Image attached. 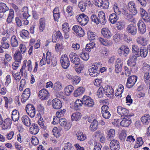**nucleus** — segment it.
I'll return each instance as SVG.
<instances>
[{"mask_svg":"<svg viewBox=\"0 0 150 150\" xmlns=\"http://www.w3.org/2000/svg\"><path fill=\"white\" fill-rule=\"evenodd\" d=\"M76 18L79 23L82 26L86 25L89 20L88 16L83 13L77 15Z\"/></svg>","mask_w":150,"mask_h":150,"instance_id":"obj_1","label":"nucleus"},{"mask_svg":"<svg viewBox=\"0 0 150 150\" xmlns=\"http://www.w3.org/2000/svg\"><path fill=\"white\" fill-rule=\"evenodd\" d=\"M117 112L121 116V118L134 115V114L131 115L129 114V111L128 109L121 106H118L117 107Z\"/></svg>","mask_w":150,"mask_h":150,"instance_id":"obj_2","label":"nucleus"},{"mask_svg":"<svg viewBox=\"0 0 150 150\" xmlns=\"http://www.w3.org/2000/svg\"><path fill=\"white\" fill-rule=\"evenodd\" d=\"M137 55H132L130 56L129 57V58L128 60L127 64L129 66H131V69L132 71L133 69L134 70V69H136L137 70V67L135 65L136 64V61L137 60V58L139 57L138 54Z\"/></svg>","mask_w":150,"mask_h":150,"instance_id":"obj_3","label":"nucleus"},{"mask_svg":"<svg viewBox=\"0 0 150 150\" xmlns=\"http://www.w3.org/2000/svg\"><path fill=\"white\" fill-rule=\"evenodd\" d=\"M60 63L62 67L64 69H67L70 65V62L66 54L62 55L60 58Z\"/></svg>","mask_w":150,"mask_h":150,"instance_id":"obj_4","label":"nucleus"},{"mask_svg":"<svg viewBox=\"0 0 150 150\" xmlns=\"http://www.w3.org/2000/svg\"><path fill=\"white\" fill-rule=\"evenodd\" d=\"M25 110L27 114L31 118L34 117L35 114V109L32 104H28L25 107Z\"/></svg>","mask_w":150,"mask_h":150,"instance_id":"obj_5","label":"nucleus"},{"mask_svg":"<svg viewBox=\"0 0 150 150\" xmlns=\"http://www.w3.org/2000/svg\"><path fill=\"white\" fill-rule=\"evenodd\" d=\"M137 77L135 75H132L127 79L126 86L127 88H130L133 86L137 81Z\"/></svg>","mask_w":150,"mask_h":150,"instance_id":"obj_6","label":"nucleus"},{"mask_svg":"<svg viewBox=\"0 0 150 150\" xmlns=\"http://www.w3.org/2000/svg\"><path fill=\"white\" fill-rule=\"evenodd\" d=\"M69 57L71 62L74 64L78 65L80 64V59L76 53L71 52L70 54Z\"/></svg>","mask_w":150,"mask_h":150,"instance_id":"obj_7","label":"nucleus"},{"mask_svg":"<svg viewBox=\"0 0 150 150\" xmlns=\"http://www.w3.org/2000/svg\"><path fill=\"white\" fill-rule=\"evenodd\" d=\"M137 29L136 25L130 24L127 26L126 31L128 34L132 35H135L137 33Z\"/></svg>","mask_w":150,"mask_h":150,"instance_id":"obj_8","label":"nucleus"},{"mask_svg":"<svg viewBox=\"0 0 150 150\" xmlns=\"http://www.w3.org/2000/svg\"><path fill=\"white\" fill-rule=\"evenodd\" d=\"M83 104L86 106L93 107L94 105V102L89 96H84L82 98Z\"/></svg>","mask_w":150,"mask_h":150,"instance_id":"obj_9","label":"nucleus"},{"mask_svg":"<svg viewBox=\"0 0 150 150\" xmlns=\"http://www.w3.org/2000/svg\"><path fill=\"white\" fill-rule=\"evenodd\" d=\"M129 52V50L127 46L122 45L118 50V53L121 56L126 57Z\"/></svg>","mask_w":150,"mask_h":150,"instance_id":"obj_10","label":"nucleus"},{"mask_svg":"<svg viewBox=\"0 0 150 150\" xmlns=\"http://www.w3.org/2000/svg\"><path fill=\"white\" fill-rule=\"evenodd\" d=\"M109 107L107 105H103L101 107V113L103 117L106 119H108L111 116L110 112L108 110Z\"/></svg>","mask_w":150,"mask_h":150,"instance_id":"obj_11","label":"nucleus"},{"mask_svg":"<svg viewBox=\"0 0 150 150\" xmlns=\"http://www.w3.org/2000/svg\"><path fill=\"white\" fill-rule=\"evenodd\" d=\"M18 15L20 18H23L25 17H27L30 16L28 14V8L27 6H24L19 11Z\"/></svg>","mask_w":150,"mask_h":150,"instance_id":"obj_12","label":"nucleus"},{"mask_svg":"<svg viewBox=\"0 0 150 150\" xmlns=\"http://www.w3.org/2000/svg\"><path fill=\"white\" fill-rule=\"evenodd\" d=\"M30 95V89L29 88L25 89L23 91L21 96V101L23 103L25 102L28 100Z\"/></svg>","mask_w":150,"mask_h":150,"instance_id":"obj_13","label":"nucleus"},{"mask_svg":"<svg viewBox=\"0 0 150 150\" xmlns=\"http://www.w3.org/2000/svg\"><path fill=\"white\" fill-rule=\"evenodd\" d=\"M132 116H128L122 118V119L120 123L121 126L125 127H128L131 123V119L130 118Z\"/></svg>","mask_w":150,"mask_h":150,"instance_id":"obj_14","label":"nucleus"},{"mask_svg":"<svg viewBox=\"0 0 150 150\" xmlns=\"http://www.w3.org/2000/svg\"><path fill=\"white\" fill-rule=\"evenodd\" d=\"M104 94L108 97L113 98L114 95V89L112 86H105L104 89Z\"/></svg>","mask_w":150,"mask_h":150,"instance_id":"obj_15","label":"nucleus"},{"mask_svg":"<svg viewBox=\"0 0 150 150\" xmlns=\"http://www.w3.org/2000/svg\"><path fill=\"white\" fill-rule=\"evenodd\" d=\"M138 30L140 33L143 34L146 31V27L145 24L142 20H139L137 23Z\"/></svg>","mask_w":150,"mask_h":150,"instance_id":"obj_16","label":"nucleus"},{"mask_svg":"<svg viewBox=\"0 0 150 150\" xmlns=\"http://www.w3.org/2000/svg\"><path fill=\"white\" fill-rule=\"evenodd\" d=\"M72 30L78 35L80 37H83L84 35V30L80 26L78 25H75L73 27Z\"/></svg>","mask_w":150,"mask_h":150,"instance_id":"obj_17","label":"nucleus"},{"mask_svg":"<svg viewBox=\"0 0 150 150\" xmlns=\"http://www.w3.org/2000/svg\"><path fill=\"white\" fill-rule=\"evenodd\" d=\"M59 122L60 125L64 127L66 130H69L71 127V124L69 122H68L67 120L65 118L59 119Z\"/></svg>","mask_w":150,"mask_h":150,"instance_id":"obj_18","label":"nucleus"},{"mask_svg":"<svg viewBox=\"0 0 150 150\" xmlns=\"http://www.w3.org/2000/svg\"><path fill=\"white\" fill-rule=\"evenodd\" d=\"M53 108L55 109H59L62 106V103L60 100L57 98L53 99L52 101Z\"/></svg>","mask_w":150,"mask_h":150,"instance_id":"obj_19","label":"nucleus"},{"mask_svg":"<svg viewBox=\"0 0 150 150\" xmlns=\"http://www.w3.org/2000/svg\"><path fill=\"white\" fill-rule=\"evenodd\" d=\"M98 18L99 23L102 25H104L106 22L104 13L103 11H100L98 13Z\"/></svg>","mask_w":150,"mask_h":150,"instance_id":"obj_20","label":"nucleus"},{"mask_svg":"<svg viewBox=\"0 0 150 150\" xmlns=\"http://www.w3.org/2000/svg\"><path fill=\"white\" fill-rule=\"evenodd\" d=\"M49 96V94L47 91L43 89L40 91L39 93L38 96L40 99L43 100L47 99Z\"/></svg>","mask_w":150,"mask_h":150,"instance_id":"obj_21","label":"nucleus"},{"mask_svg":"<svg viewBox=\"0 0 150 150\" xmlns=\"http://www.w3.org/2000/svg\"><path fill=\"white\" fill-rule=\"evenodd\" d=\"M110 146L111 150H119V143L117 140L114 139L112 140L110 144Z\"/></svg>","mask_w":150,"mask_h":150,"instance_id":"obj_22","label":"nucleus"},{"mask_svg":"<svg viewBox=\"0 0 150 150\" xmlns=\"http://www.w3.org/2000/svg\"><path fill=\"white\" fill-rule=\"evenodd\" d=\"M39 127L37 124L33 123L29 129L30 132L32 134H36L39 131Z\"/></svg>","mask_w":150,"mask_h":150,"instance_id":"obj_23","label":"nucleus"},{"mask_svg":"<svg viewBox=\"0 0 150 150\" xmlns=\"http://www.w3.org/2000/svg\"><path fill=\"white\" fill-rule=\"evenodd\" d=\"M122 64L123 62L119 58L117 59L115 64V70L116 73H118L121 71Z\"/></svg>","mask_w":150,"mask_h":150,"instance_id":"obj_24","label":"nucleus"},{"mask_svg":"<svg viewBox=\"0 0 150 150\" xmlns=\"http://www.w3.org/2000/svg\"><path fill=\"white\" fill-rule=\"evenodd\" d=\"M12 121L9 118H7L5 120L4 122H3V125L2 128V129L5 130L8 128L10 127Z\"/></svg>","mask_w":150,"mask_h":150,"instance_id":"obj_25","label":"nucleus"},{"mask_svg":"<svg viewBox=\"0 0 150 150\" xmlns=\"http://www.w3.org/2000/svg\"><path fill=\"white\" fill-rule=\"evenodd\" d=\"M63 38L62 34L59 31H57L52 36V41L53 42H56L59 39Z\"/></svg>","mask_w":150,"mask_h":150,"instance_id":"obj_26","label":"nucleus"},{"mask_svg":"<svg viewBox=\"0 0 150 150\" xmlns=\"http://www.w3.org/2000/svg\"><path fill=\"white\" fill-rule=\"evenodd\" d=\"M101 33L103 36L108 38H110L112 35L109 30L106 28H103L102 29Z\"/></svg>","mask_w":150,"mask_h":150,"instance_id":"obj_27","label":"nucleus"},{"mask_svg":"<svg viewBox=\"0 0 150 150\" xmlns=\"http://www.w3.org/2000/svg\"><path fill=\"white\" fill-rule=\"evenodd\" d=\"M148 50L145 47H141L139 53V57L140 56L142 58H145L148 54Z\"/></svg>","mask_w":150,"mask_h":150,"instance_id":"obj_28","label":"nucleus"},{"mask_svg":"<svg viewBox=\"0 0 150 150\" xmlns=\"http://www.w3.org/2000/svg\"><path fill=\"white\" fill-rule=\"evenodd\" d=\"M11 115V118L13 121L16 122L18 120L19 113L18 110L16 109L13 110Z\"/></svg>","mask_w":150,"mask_h":150,"instance_id":"obj_29","label":"nucleus"},{"mask_svg":"<svg viewBox=\"0 0 150 150\" xmlns=\"http://www.w3.org/2000/svg\"><path fill=\"white\" fill-rule=\"evenodd\" d=\"M85 89L82 87H79L74 91V95L75 97L79 96L83 94L84 92Z\"/></svg>","mask_w":150,"mask_h":150,"instance_id":"obj_30","label":"nucleus"},{"mask_svg":"<svg viewBox=\"0 0 150 150\" xmlns=\"http://www.w3.org/2000/svg\"><path fill=\"white\" fill-rule=\"evenodd\" d=\"M14 11L12 9L9 10V13L7 19L6 21L8 23H11L14 18Z\"/></svg>","mask_w":150,"mask_h":150,"instance_id":"obj_31","label":"nucleus"},{"mask_svg":"<svg viewBox=\"0 0 150 150\" xmlns=\"http://www.w3.org/2000/svg\"><path fill=\"white\" fill-rule=\"evenodd\" d=\"M21 120L23 124L27 126H29L31 124L30 120L29 117L26 115L23 116Z\"/></svg>","mask_w":150,"mask_h":150,"instance_id":"obj_32","label":"nucleus"},{"mask_svg":"<svg viewBox=\"0 0 150 150\" xmlns=\"http://www.w3.org/2000/svg\"><path fill=\"white\" fill-rule=\"evenodd\" d=\"M119 17L115 13H112L109 16V20L112 23H115L118 19Z\"/></svg>","mask_w":150,"mask_h":150,"instance_id":"obj_33","label":"nucleus"},{"mask_svg":"<svg viewBox=\"0 0 150 150\" xmlns=\"http://www.w3.org/2000/svg\"><path fill=\"white\" fill-rule=\"evenodd\" d=\"M11 45L12 47H16L18 45V41L16 36L13 35L11 38Z\"/></svg>","mask_w":150,"mask_h":150,"instance_id":"obj_34","label":"nucleus"},{"mask_svg":"<svg viewBox=\"0 0 150 150\" xmlns=\"http://www.w3.org/2000/svg\"><path fill=\"white\" fill-rule=\"evenodd\" d=\"M98 123L96 119H93L90 126V130L92 131H96L98 128Z\"/></svg>","mask_w":150,"mask_h":150,"instance_id":"obj_35","label":"nucleus"},{"mask_svg":"<svg viewBox=\"0 0 150 150\" xmlns=\"http://www.w3.org/2000/svg\"><path fill=\"white\" fill-rule=\"evenodd\" d=\"M39 30L40 32H42L44 29L45 25V19L41 18L39 20Z\"/></svg>","mask_w":150,"mask_h":150,"instance_id":"obj_36","label":"nucleus"},{"mask_svg":"<svg viewBox=\"0 0 150 150\" xmlns=\"http://www.w3.org/2000/svg\"><path fill=\"white\" fill-rule=\"evenodd\" d=\"M149 115L148 114H146L141 118V121L144 124L148 125L150 120Z\"/></svg>","mask_w":150,"mask_h":150,"instance_id":"obj_37","label":"nucleus"},{"mask_svg":"<svg viewBox=\"0 0 150 150\" xmlns=\"http://www.w3.org/2000/svg\"><path fill=\"white\" fill-rule=\"evenodd\" d=\"M94 67L92 66L91 68L88 69L89 74L92 77L97 76L99 74L96 69H94Z\"/></svg>","mask_w":150,"mask_h":150,"instance_id":"obj_38","label":"nucleus"},{"mask_svg":"<svg viewBox=\"0 0 150 150\" xmlns=\"http://www.w3.org/2000/svg\"><path fill=\"white\" fill-rule=\"evenodd\" d=\"M115 134V130L113 129H110L109 131L107 139L109 141H111L114 137Z\"/></svg>","mask_w":150,"mask_h":150,"instance_id":"obj_39","label":"nucleus"},{"mask_svg":"<svg viewBox=\"0 0 150 150\" xmlns=\"http://www.w3.org/2000/svg\"><path fill=\"white\" fill-rule=\"evenodd\" d=\"M141 69L142 72L144 73L149 72L150 70V65L146 63H144L142 65Z\"/></svg>","mask_w":150,"mask_h":150,"instance_id":"obj_40","label":"nucleus"},{"mask_svg":"<svg viewBox=\"0 0 150 150\" xmlns=\"http://www.w3.org/2000/svg\"><path fill=\"white\" fill-rule=\"evenodd\" d=\"M137 42L138 43L143 46L146 45L147 44L146 38L142 36H139L138 37Z\"/></svg>","mask_w":150,"mask_h":150,"instance_id":"obj_41","label":"nucleus"},{"mask_svg":"<svg viewBox=\"0 0 150 150\" xmlns=\"http://www.w3.org/2000/svg\"><path fill=\"white\" fill-rule=\"evenodd\" d=\"M74 88L73 86L71 85L67 86L65 89V94L67 96H69L73 91Z\"/></svg>","mask_w":150,"mask_h":150,"instance_id":"obj_42","label":"nucleus"},{"mask_svg":"<svg viewBox=\"0 0 150 150\" xmlns=\"http://www.w3.org/2000/svg\"><path fill=\"white\" fill-rule=\"evenodd\" d=\"M9 10L6 4L3 3H0V13H4Z\"/></svg>","mask_w":150,"mask_h":150,"instance_id":"obj_43","label":"nucleus"},{"mask_svg":"<svg viewBox=\"0 0 150 150\" xmlns=\"http://www.w3.org/2000/svg\"><path fill=\"white\" fill-rule=\"evenodd\" d=\"M1 45H0V53L4 52V51L2 48L8 49L9 47V44L7 42H1Z\"/></svg>","mask_w":150,"mask_h":150,"instance_id":"obj_44","label":"nucleus"},{"mask_svg":"<svg viewBox=\"0 0 150 150\" xmlns=\"http://www.w3.org/2000/svg\"><path fill=\"white\" fill-rule=\"evenodd\" d=\"M76 136L77 137L78 140L80 141H84L86 138L85 135L83 134V132H77L76 134Z\"/></svg>","mask_w":150,"mask_h":150,"instance_id":"obj_45","label":"nucleus"},{"mask_svg":"<svg viewBox=\"0 0 150 150\" xmlns=\"http://www.w3.org/2000/svg\"><path fill=\"white\" fill-rule=\"evenodd\" d=\"M87 34L88 38L89 40H93L96 37V33L90 30L88 31Z\"/></svg>","mask_w":150,"mask_h":150,"instance_id":"obj_46","label":"nucleus"},{"mask_svg":"<svg viewBox=\"0 0 150 150\" xmlns=\"http://www.w3.org/2000/svg\"><path fill=\"white\" fill-rule=\"evenodd\" d=\"M81 114L79 112L73 113L71 117L73 120H78L81 117Z\"/></svg>","mask_w":150,"mask_h":150,"instance_id":"obj_47","label":"nucleus"},{"mask_svg":"<svg viewBox=\"0 0 150 150\" xmlns=\"http://www.w3.org/2000/svg\"><path fill=\"white\" fill-rule=\"evenodd\" d=\"M22 57L21 53L19 51H18L14 55V58L15 60L16 61H18V62H21Z\"/></svg>","mask_w":150,"mask_h":150,"instance_id":"obj_48","label":"nucleus"},{"mask_svg":"<svg viewBox=\"0 0 150 150\" xmlns=\"http://www.w3.org/2000/svg\"><path fill=\"white\" fill-rule=\"evenodd\" d=\"M66 110L64 109L63 110H60L56 112V115L58 118H60L63 116L66 112Z\"/></svg>","mask_w":150,"mask_h":150,"instance_id":"obj_49","label":"nucleus"},{"mask_svg":"<svg viewBox=\"0 0 150 150\" xmlns=\"http://www.w3.org/2000/svg\"><path fill=\"white\" fill-rule=\"evenodd\" d=\"M95 44L94 43L92 42L91 43H90L86 45L85 50L86 51L90 52L91 51V49L95 47Z\"/></svg>","mask_w":150,"mask_h":150,"instance_id":"obj_50","label":"nucleus"},{"mask_svg":"<svg viewBox=\"0 0 150 150\" xmlns=\"http://www.w3.org/2000/svg\"><path fill=\"white\" fill-rule=\"evenodd\" d=\"M126 136V131L125 130H122L121 132L119 137L121 140L124 141L125 139Z\"/></svg>","mask_w":150,"mask_h":150,"instance_id":"obj_51","label":"nucleus"},{"mask_svg":"<svg viewBox=\"0 0 150 150\" xmlns=\"http://www.w3.org/2000/svg\"><path fill=\"white\" fill-rule=\"evenodd\" d=\"M137 144L134 146V148H136L142 146L143 144L142 138L141 137H138L137 139Z\"/></svg>","mask_w":150,"mask_h":150,"instance_id":"obj_52","label":"nucleus"},{"mask_svg":"<svg viewBox=\"0 0 150 150\" xmlns=\"http://www.w3.org/2000/svg\"><path fill=\"white\" fill-rule=\"evenodd\" d=\"M83 100H81L77 99V100L75 102L74 105L75 108L76 110H77L79 109V107H81L82 104H83Z\"/></svg>","mask_w":150,"mask_h":150,"instance_id":"obj_53","label":"nucleus"},{"mask_svg":"<svg viewBox=\"0 0 150 150\" xmlns=\"http://www.w3.org/2000/svg\"><path fill=\"white\" fill-rule=\"evenodd\" d=\"M105 88L102 86L100 87L98 89L97 92V95L99 98H101L103 96V93H104Z\"/></svg>","mask_w":150,"mask_h":150,"instance_id":"obj_54","label":"nucleus"},{"mask_svg":"<svg viewBox=\"0 0 150 150\" xmlns=\"http://www.w3.org/2000/svg\"><path fill=\"white\" fill-rule=\"evenodd\" d=\"M116 25L117 28L118 30H121L124 27V24L122 21H120L117 22Z\"/></svg>","mask_w":150,"mask_h":150,"instance_id":"obj_55","label":"nucleus"},{"mask_svg":"<svg viewBox=\"0 0 150 150\" xmlns=\"http://www.w3.org/2000/svg\"><path fill=\"white\" fill-rule=\"evenodd\" d=\"M132 51L133 53L135 55L138 54L139 55V49L137 46L135 45H132Z\"/></svg>","mask_w":150,"mask_h":150,"instance_id":"obj_56","label":"nucleus"},{"mask_svg":"<svg viewBox=\"0 0 150 150\" xmlns=\"http://www.w3.org/2000/svg\"><path fill=\"white\" fill-rule=\"evenodd\" d=\"M144 74V80L146 83H148L150 82V73L147 72Z\"/></svg>","mask_w":150,"mask_h":150,"instance_id":"obj_57","label":"nucleus"},{"mask_svg":"<svg viewBox=\"0 0 150 150\" xmlns=\"http://www.w3.org/2000/svg\"><path fill=\"white\" fill-rule=\"evenodd\" d=\"M62 83L59 81H57L54 83V89L55 90L59 91L62 88Z\"/></svg>","mask_w":150,"mask_h":150,"instance_id":"obj_58","label":"nucleus"},{"mask_svg":"<svg viewBox=\"0 0 150 150\" xmlns=\"http://www.w3.org/2000/svg\"><path fill=\"white\" fill-rule=\"evenodd\" d=\"M80 81V78L77 76H74L72 80V83L74 85L77 84L79 83Z\"/></svg>","mask_w":150,"mask_h":150,"instance_id":"obj_59","label":"nucleus"},{"mask_svg":"<svg viewBox=\"0 0 150 150\" xmlns=\"http://www.w3.org/2000/svg\"><path fill=\"white\" fill-rule=\"evenodd\" d=\"M87 4L83 2H81L79 3L78 6L82 11H84L86 9V6H87Z\"/></svg>","mask_w":150,"mask_h":150,"instance_id":"obj_60","label":"nucleus"},{"mask_svg":"<svg viewBox=\"0 0 150 150\" xmlns=\"http://www.w3.org/2000/svg\"><path fill=\"white\" fill-rule=\"evenodd\" d=\"M80 56L83 60L87 61L89 58V54L87 53L82 52L80 54Z\"/></svg>","mask_w":150,"mask_h":150,"instance_id":"obj_61","label":"nucleus"},{"mask_svg":"<svg viewBox=\"0 0 150 150\" xmlns=\"http://www.w3.org/2000/svg\"><path fill=\"white\" fill-rule=\"evenodd\" d=\"M98 40L102 44L105 46H108L109 45L108 41L105 39L100 37L98 38Z\"/></svg>","mask_w":150,"mask_h":150,"instance_id":"obj_62","label":"nucleus"},{"mask_svg":"<svg viewBox=\"0 0 150 150\" xmlns=\"http://www.w3.org/2000/svg\"><path fill=\"white\" fill-rule=\"evenodd\" d=\"M102 64L99 62L95 63L94 64L92 65V66L94 67V69H96L98 71L99 73L100 72V69L102 67Z\"/></svg>","mask_w":150,"mask_h":150,"instance_id":"obj_63","label":"nucleus"},{"mask_svg":"<svg viewBox=\"0 0 150 150\" xmlns=\"http://www.w3.org/2000/svg\"><path fill=\"white\" fill-rule=\"evenodd\" d=\"M72 147V146L71 143L67 142L65 143L64 147L62 150H71Z\"/></svg>","mask_w":150,"mask_h":150,"instance_id":"obj_64","label":"nucleus"}]
</instances>
